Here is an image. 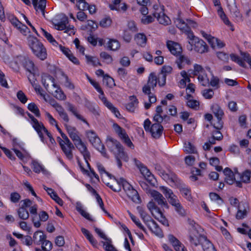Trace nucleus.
Instances as JSON below:
<instances>
[{
    "label": "nucleus",
    "mask_w": 251,
    "mask_h": 251,
    "mask_svg": "<svg viewBox=\"0 0 251 251\" xmlns=\"http://www.w3.org/2000/svg\"><path fill=\"white\" fill-rule=\"evenodd\" d=\"M106 146L110 151L114 153L119 168L122 166L121 160L128 161V157L124 151L123 146L118 141L111 137L108 138L106 141Z\"/></svg>",
    "instance_id": "f257e3e1"
},
{
    "label": "nucleus",
    "mask_w": 251,
    "mask_h": 251,
    "mask_svg": "<svg viewBox=\"0 0 251 251\" xmlns=\"http://www.w3.org/2000/svg\"><path fill=\"white\" fill-rule=\"evenodd\" d=\"M42 82L46 90L56 99L63 100L66 96L59 85L55 83L54 78L50 75H45L42 76Z\"/></svg>",
    "instance_id": "f03ea898"
},
{
    "label": "nucleus",
    "mask_w": 251,
    "mask_h": 251,
    "mask_svg": "<svg viewBox=\"0 0 251 251\" xmlns=\"http://www.w3.org/2000/svg\"><path fill=\"white\" fill-rule=\"evenodd\" d=\"M10 65L15 70L18 69L20 65L23 66L30 74L28 75L29 81L32 83V81L34 80V75L37 72V69L33 62L28 57L24 55L18 56L14 61L11 62Z\"/></svg>",
    "instance_id": "7ed1b4c3"
},
{
    "label": "nucleus",
    "mask_w": 251,
    "mask_h": 251,
    "mask_svg": "<svg viewBox=\"0 0 251 251\" xmlns=\"http://www.w3.org/2000/svg\"><path fill=\"white\" fill-rule=\"evenodd\" d=\"M27 41L29 47L36 56L42 60L46 59V49L37 38L29 35L27 38Z\"/></svg>",
    "instance_id": "20e7f679"
},
{
    "label": "nucleus",
    "mask_w": 251,
    "mask_h": 251,
    "mask_svg": "<svg viewBox=\"0 0 251 251\" xmlns=\"http://www.w3.org/2000/svg\"><path fill=\"white\" fill-rule=\"evenodd\" d=\"M167 47L172 54L176 56H178L176 62L179 69L183 68V63L190 64V61L188 58L181 54L182 48L179 44L172 41H168L167 42Z\"/></svg>",
    "instance_id": "39448f33"
},
{
    "label": "nucleus",
    "mask_w": 251,
    "mask_h": 251,
    "mask_svg": "<svg viewBox=\"0 0 251 251\" xmlns=\"http://www.w3.org/2000/svg\"><path fill=\"white\" fill-rule=\"evenodd\" d=\"M147 207L152 215L163 225L169 226L168 220L164 216L160 208L158 207L155 203L152 201H150L147 204Z\"/></svg>",
    "instance_id": "423d86ee"
},
{
    "label": "nucleus",
    "mask_w": 251,
    "mask_h": 251,
    "mask_svg": "<svg viewBox=\"0 0 251 251\" xmlns=\"http://www.w3.org/2000/svg\"><path fill=\"white\" fill-rule=\"evenodd\" d=\"M151 122L149 119H146L144 123V127L146 131H150L152 136L158 139L162 134L163 127L159 123H154L151 126Z\"/></svg>",
    "instance_id": "0eeeda50"
},
{
    "label": "nucleus",
    "mask_w": 251,
    "mask_h": 251,
    "mask_svg": "<svg viewBox=\"0 0 251 251\" xmlns=\"http://www.w3.org/2000/svg\"><path fill=\"white\" fill-rule=\"evenodd\" d=\"M86 135L93 146L100 151L103 156L106 157L107 154L104 146L96 133L93 130H88L86 131Z\"/></svg>",
    "instance_id": "6e6552de"
},
{
    "label": "nucleus",
    "mask_w": 251,
    "mask_h": 251,
    "mask_svg": "<svg viewBox=\"0 0 251 251\" xmlns=\"http://www.w3.org/2000/svg\"><path fill=\"white\" fill-rule=\"evenodd\" d=\"M211 108L214 116L217 119V122L214 124L213 126L216 129H221L223 127L222 119L224 115V112L221 107L217 104H213Z\"/></svg>",
    "instance_id": "1a4fd4ad"
},
{
    "label": "nucleus",
    "mask_w": 251,
    "mask_h": 251,
    "mask_svg": "<svg viewBox=\"0 0 251 251\" xmlns=\"http://www.w3.org/2000/svg\"><path fill=\"white\" fill-rule=\"evenodd\" d=\"M158 78L154 73H151L149 77L148 81L142 88V91L144 94H150L151 90L153 91L156 86Z\"/></svg>",
    "instance_id": "9d476101"
},
{
    "label": "nucleus",
    "mask_w": 251,
    "mask_h": 251,
    "mask_svg": "<svg viewBox=\"0 0 251 251\" xmlns=\"http://www.w3.org/2000/svg\"><path fill=\"white\" fill-rule=\"evenodd\" d=\"M151 196L156 203L161 207L168 208L169 206L165 198L159 192L156 190H151L150 192Z\"/></svg>",
    "instance_id": "9b49d317"
},
{
    "label": "nucleus",
    "mask_w": 251,
    "mask_h": 251,
    "mask_svg": "<svg viewBox=\"0 0 251 251\" xmlns=\"http://www.w3.org/2000/svg\"><path fill=\"white\" fill-rule=\"evenodd\" d=\"M177 22L178 23H177V27L183 32L185 33L187 35L188 38L192 41V43L190 41L189 42V44H190L191 46L192 47L193 42L196 41V39L199 38L194 35L193 33L191 31L190 28H188L183 22L179 20L177 21Z\"/></svg>",
    "instance_id": "f8f14e48"
},
{
    "label": "nucleus",
    "mask_w": 251,
    "mask_h": 251,
    "mask_svg": "<svg viewBox=\"0 0 251 251\" xmlns=\"http://www.w3.org/2000/svg\"><path fill=\"white\" fill-rule=\"evenodd\" d=\"M74 144L76 148L83 155L87 163L89 165L87 160L90 157V154L87 150V147L83 143L81 139L80 138L78 141L74 142Z\"/></svg>",
    "instance_id": "ddd939ff"
},
{
    "label": "nucleus",
    "mask_w": 251,
    "mask_h": 251,
    "mask_svg": "<svg viewBox=\"0 0 251 251\" xmlns=\"http://www.w3.org/2000/svg\"><path fill=\"white\" fill-rule=\"evenodd\" d=\"M146 225L150 230L156 236L159 238H162L163 237L164 235L162 230L153 219Z\"/></svg>",
    "instance_id": "4468645a"
},
{
    "label": "nucleus",
    "mask_w": 251,
    "mask_h": 251,
    "mask_svg": "<svg viewBox=\"0 0 251 251\" xmlns=\"http://www.w3.org/2000/svg\"><path fill=\"white\" fill-rule=\"evenodd\" d=\"M208 47L206 43L202 40L196 39L194 42V50L200 53H203L208 51Z\"/></svg>",
    "instance_id": "2eb2a0df"
},
{
    "label": "nucleus",
    "mask_w": 251,
    "mask_h": 251,
    "mask_svg": "<svg viewBox=\"0 0 251 251\" xmlns=\"http://www.w3.org/2000/svg\"><path fill=\"white\" fill-rule=\"evenodd\" d=\"M229 9L232 17L237 22H241L243 21L242 15L239 11L235 2L228 5Z\"/></svg>",
    "instance_id": "dca6fc26"
},
{
    "label": "nucleus",
    "mask_w": 251,
    "mask_h": 251,
    "mask_svg": "<svg viewBox=\"0 0 251 251\" xmlns=\"http://www.w3.org/2000/svg\"><path fill=\"white\" fill-rule=\"evenodd\" d=\"M169 203L175 207L176 211L179 215L184 216L186 215V212L177 197L173 199L172 201H169Z\"/></svg>",
    "instance_id": "f3484780"
},
{
    "label": "nucleus",
    "mask_w": 251,
    "mask_h": 251,
    "mask_svg": "<svg viewBox=\"0 0 251 251\" xmlns=\"http://www.w3.org/2000/svg\"><path fill=\"white\" fill-rule=\"evenodd\" d=\"M100 99H101L105 106H106L112 113H113L116 117L120 118L121 116L120 112L110 101L107 100L106 98L104 96L103 92V94H100Z\"/></svg>",
    "instance_id": "a211bd4d"
},
{
    "label": "nucleus",
    "mask_w": 251,
    "mask_h": 251,
    "mask_svg": "<svg viewBox=\"0 0 251 251\" xmlns=\"http://www.w3.org/2000/svg\"><path fill=\"white\" fill-rule=\"evenodd\" d=\"M32 126L33 128L35 130V131L38 133L39 137L40 138L42 142H44V137L43 135V132L46 133L47 132V129L45 127L43 124L41 122H39L37 121L34 124H32Z\"/></svg>",
    "instance_id": "6ab92c4d"
},
{
    "label": "nucleus",
    "mask_w": 251,
    "mask_h": 251,
    "mask_svg": "<svg viewBox=\"0 0 251 251\" xmlns=\"http://www.w3.org/2000/svg\"><path fill=\"white\" fill-rule=\"evenodd\" d=\"M61 148L64 153L69 159H73V154L72 150L75 149V146L72 142L63 145L61 147Z\"/></svg>",
    "instance_id": "aec40b11"
},
{
    "label": "nucleus",
    "mask_w": 251,
    "mask_h": 251,
    "mask_svg": "<svg viewBox=\"0 0 251 251\" xmlns=\"http://www.w3.org/2000/svg\"><path fill=\"white\" fill-rule=\"evenodd\" d=\"M153 16L157 18V21L160 24L167 25L171 24V21L170 18L163 12L153 13Z\"/></svg>",
    "instance_id": "412c9836"
},
{
    "label": "nucleus",
    "mask_w": 251,
    "mask_h": 251,
    "mask_svg": "<svg viewBox=\"0 0 251 251\" xmlns=\"http://www.w3.org/2000/svg\"><path fill=\"white\" fill-rule=\"evenodd\" d=\"M44 190L48 193V195L53 199L59 205H63V201L61 199H60L56 193L51 188H48L45 185H43Z\"/></svg>",
    "instance_id": "4be33fe9"
},
{
    "label": "nucleus",
    "mask_w": 251,
    "mask_h": 251,
    "mask_svg": "<svg viewBox=\"0 0 251 251\" xmlns=\"http://www.w3.org/2000/svg\"><path fill=\"white\" fill-rule=\"evenodd\" d=\"M223 173L226 176L225 178L226 182L229 185L232 184L235 182V176L232 171L227 167L224 169Z\"/></svg>",
    "instance_id": "5701e85b"
},
{
    "label": "nucleus",
    "mask_w": 251,
    "mask_h": 251,
    "mask_svg": "<svg viewBox=\"0 0 251 251\" xmlns=\"http://www.w3.org/2000/svg\"><path fill=\"white\" fill-rule=\"evenodd\" d=\"M32 4L34 9L36 11L40 10L43 16H45V9L46 6V0H40L38 2V0H32Z\"/></svg>",
    "instance_id": "b1692460"
},
{
    "label": "nucleus",
    "mask_w": 251,
    "mask_h": 251,
    "mask_svg": "<svg viewBox=\"0 0 251 251\" xmlns=\"http://www.w3.org/2000/svg\"><path fill=\"white\" fill-rule=\"evenodd\" d=\"M65 126L70 137L74 143L80 138L78 135V131L75 127L67 125H65Z\"/></svg>",
    "instance_id": "393cba45"
},
{
    "label": "nucleus",
    "mask_w": 251,
    "mask_h": 251,
    "mask_svg": "<svg viewBox=\"0 0 251 251\" xmlns=\"http://www.w3.org/2000/svg\"><path fill=\"white\" fill-rule=\"evenodd\" d=\"M66 104L67 106L68 110L74 114V115L76 117L77 119L82 121L84 123L86 124L88 126L89 125L88 123L86 121V120L84 119L82 116H81L77 113L76 108L72 104L69 102H67L66 103Z\"/></svg>",
    "instance_id": "a878e982"
},
{
    "label": "nucleus",
    "mask_w": 251,
    "mask_h": 251,
    "mask_svg": "<svg viewBox=\"0 0 251 251\" xmlns=\"http://www.w3.org/2000/svg\"><path fill=\"white\" fill-rule=\"evenodd\" d=\"M127 196L135 203H139L141 202L140 196L137 190L133 187L126 193Z\"/></svg>",
    "instance_id": "bb28decb"
},
{
    "label": "nucleus",
    "mask_w": 251,
    "mask_h": 251,
    "mask_svg": "<svg viewBox=\"0 0 251 251\" xmlns=\"http://www.w3.org/2000/svg\"><path fill=\"white\" fill-rule=\"evenodd\" d=\"M129 99L131 101L126 105V109L128 111L134 112L138 103V100L135 96H130Z\"/></svg>",
    "instance_id": "cd10ccee"
},
{
    "label": "nucleus",
    "mask_w": 251,
    "mask_h": 251,
    "mask_svg": "<svg viewBox=\"0 0 251 251\" xmlns=\"http://www.w3.org/2000/svg\"><path fill=\"white\" fill-rule=\"evenodd\" d=\"M137 210L140 214V216L145 224L149 223L152 220L151 217L146 212L143 207L140 206L137 207Z\"/></svg>",
    "instance_id": "c85d7f7f"
},
{
    "label": "nucleus",
    "mask_w": 251,
    "mask_h": 251,
    "mask_svg": "<svg viewBox=\"0 0 251 251\" xmlns=\"http://www.w3.org/2000/svg\"><path fill=\"white\" fill-rule=\"evenodd\" d=\"M135 40L137 45L142 47H144L147 43V38L143 33H138L135 35Z\"/></svg>",
    "instance_id": "c756f323"
},
{
    "label": "nucleus",
    "mask_w": 251,
    "mask_h": 251,
    "mask_svg": "<svg viewBox=\"0 0 251 251\" xmlns=\"http://www.w3.org/2000/svg\"><path fill=\"white\" fill-rule=\"evenodd\" d=\"M160 189L164 194L168 201H172L173 199L176 198V196L173 193L172 190L165 186H160Z\"/></svg>",
    "instance_id": "7c9ffc66"
},
{
    "label": "nucleus",
    "mask_w": 251,
    "mask_h": 251,
    "mask_svg": "<svg viewBox=\"0 0 251 251\" xmlns=\"http://www.w3.org/2000/svg\"><path fill=\"white\" fill-rule=\"evenodd\" d=\"M160 189L164 194L168 201H172L173 199L176 198V196L173 193L172 190L165 186H160Z\"/></svg>",
    "instance_id": "2f4dec72"
},
{
    "label": "nucleus",
    "mask_w": 251,
    "mask_h": 251,
    "mask_svg": "<svg viewBox=\"0 0 251 251\" xmlns=\"http://www.w3.org/2000/svg\"><path fill=\"white\" fill-rule=\"evenodd\" d=\"M168 238L169 241L172 244L175 250L176 251H179V249L182 248L183 245L179 240L172 234L169 235Z\"/></svg>",
    "instance_id": "473e14b6"
},
{
    "label": "nucleus",
    "mask_w": 251,
    "mask_h": 251,
    "mask_svg": "<svg viewBox=\"0 0 251 251\" xmlns=\"http://www.w3.org/2000/svg\"><path fill=\"white\" fill-rule=\"evenodd\" d=\"M113 127L116 133L118 135L119 138L123 140L124 138H126L128 135L126 132V130L120 127L118 124H114Z\"/></svg>",
    "instance_id": "72a5a7b5"
},
{
    "label": "nucleus",
    "mask_w": 251,
    "mask_h": 251,
    "mask_svg": "<svg viewBox=\"0 0 251 251\" xmlns=\"http://www.w3.org/2000/svg\"><path fill=\"white\" fill-rule=\"evenodd\" d=\"M76 210L84 218L90 221L93 220L91 218L90 214L83 209L82 206L80 202H77L76 204Z\"/></svg>",
    "instance_id": "f704fd0d"
},
{
    "label": "nucleus",
    "mask_w": 251,
    "mask_h": 251,
    "mask_svg": "<svg viewBox=\"0 0 251 251\" xmlns=\"http://www.w3.org/2000/svg\"><path fill=\"white\" fill-rule=\"evenodd\" d=\"M46 235L41 231H36L33 236L34 242H39L41 243L46 239Z\"/></svg>",
    "instance_id": "c9c22d12"
},
{
    "label": "nucleus",
    "mask_w": 251,
    "mask_h": 251,
    "mask_svg": "<svg viewBox=\"0 0 251 251\" xmlns=\"http://www.w3.org/2000/svg\"><path fill=\"white\" fill-rule=\"evenodd\" d=\"M251 171L246 170L240 175V179L242 182L249 183L251 181Z\"/></svg>",
    "instance_id": "e433bc0d"
},
{
    "label": "nucleus",
    "mask_w": 251,
    "mask_h": 251,
    "mask_svg": "<svg viewBox=\"0 0 251 251\" xmlns=\"http://www.w3.org/2000/svg\"><path fill=\"white\" fill-rule=\"evenodd\" d=\"M139 170L141 174L148 181H152V178H153V176L146 166L143 165Z\"/></svg>",
    "instance_id": "4c0bfd02"
},
{
    "label": "nucleus",
    "mask_w": 251,
    "mask_h": 251,
    "mask_svg": "<svg viewBox=\"0 0 251 251\" xmlns=\"http://www.w3.org/2000/svg\"><path fill=\"white\" fill-rule=\"evenodd\" d=\"M81 231L93 246H96L97 245V241L95 240L93 236L87 229L84 228H82Z\"/></svg>",
    "instance_id": "58836bf2"
},
{
    "label": "nucleus",
    "mask_w": 251,
    "mask_h": 251,
    "mask_svg": "<svg viewBox=\"0 0 251 251\" xmlns=\"http://www.w3.org/2000/svg\"><path fill=\"white\" fill-rule=\"evenodd\" d=\"M199 82L203 86H207L209 85V79L207 77L205 72L202 74H200L198 76Z\"/></svg>",
    "instance_id": "ea45409f"
},
{
    "label": "nucleus",
    "mask_w": 251,
    "mask_h": 251,
    "mask_svg": "<svg viewBox=\"0 0 251 251\" xmlns=\"http://www.w3.org/2000/svg\"><path fill=\"white\" fill-rule=\"evenodd\" d=\"M103 83L105 84L107 87L110 88H112L115 86L114 79L108 75H104L103 78Z\"/></svg>",
    "instance_id": "a19ab883"
},
{
    "label": "nucleus",
    "mask_w": 251,
    "mask_h": 251,
    "mask_svg": "<svg viewBox=\"0 0 251 251\" xmlns=\"http://www.w3.org/2000/svg\"><path fill=\"white\" fill-rule=\"evenodd\" d=\"M17 213L19 218L22 220H26L29 218V213L26 208L20 207Z\"/></svg>",
    "instance_id": "79ce46f5"
},
{
    "label": "nucleus",
    "mask_w": 251,
    "mask_h": 251,
    "mask_svg": "<svg viewBox=\"0 0 251 251\" xmlns=\"http://www.w3.org/2000/svg\"><path fill=\"white\" fill-rule=\"evenodd\" d=\"M218 14L220 17L221 19L224 22V23L228 25H230L231 23L229 22L228 19L226 15L225 12H224L222 7L219 6L218 9Z\"/></svg>",
    "instance_id": "37998d69"
},
{
    "label": "nucleus",
    "mask_w": 251,
    "mask_h": 251,
    "mask_svg": "<svg viewBox=\"0 0 251 251\" xmlns=\"http://www.w3.org/2000/svg\"><path fill=\"white\" fill-rule=\"evenodd\" d=\"M184 151L188 153H196L197 150L195 146L189 142L184 143Z\"/></svg>",
    "instance_id": "c03bdc74"
},
{
    "label": "nucleus",
    "mask_w": 251,
    "mask_h": 251,
    "mask_svg": "<svg viewBox=\"0 0 251 251\" xmlns=\"http://www.w3.org/2000/svg\"><path fill=\"white\" fill-rule=\"evenodd\" d=\"M120 47V43L118 41L114 39H110L108 42V49L112 50H118Z\"/></svg>",
    "instance_id": "a18cd8bd"
},
{
    "label": "nucleus",
    "mask_w": 251,
    "mask_h": 251,
    "mask_svg": "<svg viewBox=\"0 0 251 251\" xmlns=\"http://www.w3.org/2000/svg\"><path fill=\"white\" fill-rule=\"evenodd\" d=\"M116 181V183L113 185H110L109 183L107 184V185L109 186L112 190L115 192H119L121 190L122 183L121 182V178L119 180L116 179L115 177L114 179Z\"/></svg>",
    "instance_id": "49530a36"
},
{
    "label": "nucleus",
    "mask_w": 251,
    "mask_h": 251,
    "mask_svg": "<svg viewBox=\"0 0 251 251\" xmlns=\"http://www.w3.org/2000/svg\"><path fill=\"white\" fill-rule=\"evenodd\" d=\"M27 108L28 110L34 113L37 117H39L40 116L39 109L35 103L31 102L29 103Z\"/></svg>",
    "instance_id": "de8ad7c7"
},
{
    "label": "nucleus",
    "mask_w": 251,
    "mask_h": 251,
    "mask_svg": "<svg viewBox=\"0 0 251 251\" xmlns=\"http://www.w3.org/2000/svg\"><path fill=\"white\" fill-rule=\"evenodd\" d=\"M41 30L44 36L50 43H51L54 46H56L57 44V42L55 41V40L53 38L52 36L50 33H48L42 28H41Z\"/></svg>",
    "instance_id": "09e8293b"
},
{
    "label": "nucleus",
    "mask_w": 251,
    "mask_h": 251,
    "mask_svg": "<svg viewBox=\"0 0 251 251\" xmlns=\"http://www.w3.org/2000/svg\"><path fill=\"white\" fill-rule=\"evenodd\" d=\"M33 171L36 173H40L41 172L44 173L46 171L45 169L38 162L34 161L32 163Z\"/></svg>",
    "instance_id": "8fccbe9b"
},
{
    "label": "nucleus",
    "mask_w": 251,
    "mask_h": 251,
    "mask_svg": "<svg viewBox=\"0 0 251 251\" xmlns=\"http://www.w3.org/2000/svg\"><path fill=\"white\" fill-rule=\"evenodd\" d=\"M111 24L112 20L109 17H106L100 22V25L103 28L109 27Z\"/></svg>",
    "instance_id": "3c124183"
},
{
    "label": "nucleus",
    "mask_w": 251,
    "mask_h": 251,
    "mask_svg": "<svg viewBox=\"0 0 251 251\" xmlns=\"http://www.w3.org/2000/svg\"><path fill=\"white\" fill-rule=\"evenodd\" d=\"M179 20L181 21L182 22H183L184 23V24L185 25H186V26L188 28H190V26H192L193 27L197 26V23L195 21H194L192 20H190V19H187L186 22H185L184 21H183L182 19H180V18H177L176 20V21H175L176 26H177V23H178L177 21H178Z\"/></svg>",
    "instance_id": "603ef678"
},
{
    "label": "nucleus",
    "mask_w": 251,
    "mask_h": 251,
    "mask_svg": "<svg viewBox=\"0 0 251 251\" xmlns=\"http://www.w3.org/2000/svg\"><path fill=\"white\" fill-rule=\"evenodd\" d=\"M106 241L107 242H102L105 251H118L115 247L111 245V240L110 239H108V240Z\"/></svg>",
    "instance_id": "864d4df0"
},
{
    "label": "nucleus",
    "mask_w": 251,
    "mask_h": 251,
    "mask_svg": "<svg viewBox=\"0 0 251 251\" xmlns=\"http://www.w3.org/2000/svg\"><path fill=\"white\" fill-rule=\"evenodd\" d=\"M231 59L236 63H237L240 66L246 68L247 65L237 55H236L234 54H230Z\"/></svg>",
    "instance_id": "5fc2aeb1"
},
{
    "label": "nucleus",
    "mask_w": 251,
    "mask_h": 251,
    "mask_svg": "<svg viewBox=\"0 0 251 251\" xmlns=\"http://www.w3.org/2000/svg\"><path fill=\"white\" fill-rule=\"evenodd\" d=\"M179 190L182 194V195L187 200L190 201L192 199V197L190 194V190L184 187H182L179 189Z\"/></svg>",
    "instance_id": "6e6d98bb"
},
{
    "label": "nucleus",
    "mask_w": 251,
    "mask_h": 251,
    "mask_svg": "<svg viewBox=\"0 0 251 251\" xmlns=\"http://www.w3.org/2000/svg\"><path fill=\"white\" fill-rule=\"evenodd\" d=\"M187 105L189 107L197 110L199 108L200 103L196 100H189L187 102Z\"/></svg>",
    "instance_id": "4d7b16f0"
},
{
    "label": "nucleus",
    "mask_w": 251,
    "mask_h": 251,
    "mask_svg": "<svg viewBox=\"0 0 251 251\" xmlns=\"http://www.w3.org/2000/svg\"><path fill=\"white\" fill-rule=\"evenodd\" d=\"M205 72V71L203 67L200 65H198L197 64H195L194 66V70L193 74L194 75H198L200 74H202L203 73Z\"/></svg>",
    "instance_id": "13d9d810"
},
{
    "label": "nucleus",
    "mask_w": 251,
    "mask_h": 251,
    "mask_svg": "<svg viewBox=\"0 0 251 251\" xmlns=\"http://www.w3.org/2000/svg\"><path fill=\"white\" fill-rule=\"evenodd\" d=\"M42 248L45 251H50L52 248V244L51 242L46 239L42 243Z\"/></svg>",
    "instance_id": "bf43d9fd"
},
{
    "label": "nucleus",
    "mask_w": 251,
    "mask_h": 251,
    "mask_svg": "<svg viewBox=\"0 0 251 251\" xmlns=\"http://www.w3.org/2000/svg\"><path fill=\"white\" fill-rule=\"evenodd\" d=\"M98 170L101 174L103 173L105 174L110 179H115V176L111 174H109L108 172H106L104 168V167L100 163H97V164Z\"/></svg>",
    "instance_id": "052dcab7"
},
{
    "label": "nucleus",
    "mask_w": 251,
    "mask_h": 251,
    "mask_svg": "<svg viewBox=\"0 0 251 251\" xmlns=\"http://www.w3.org/2000/svg\"><path fill=\"white\" fill-rule=\"evenodd\" d=\"M85 57L87 62L88 63H91L93 66H97V65H100V63L99 62L97 58L87 55H85Z\"/></svg>",
    "instance_id": "680f3d73"
},
{
    "label": "nucleus",
    "mask_w": 251,
    "mask_h": 251,
    "mask_svg": "<svg viewBox=\"0 0 251 251\" xmlns=\"http://www.w3.org/2000/svg\"><path fill=\"white\" fill-rule=\"evenodd\" d=\"M100 56L103 58L107 64H111L113 61L112 56L105 51L101 52Z\"/></svg>",
    "instance_id": "e2e57ef3"
},
{
    "label": "nucleus",
    "mask_w": 251,
    "mask_h": 251,
    "mask_svg": "<svg viewBox=\"0 0 251 251\" xmlns=\"http://www.w3.org/2000/svg\"><path fill=\"white\" fill-rule=\"evenodd\" d=\"M238 210L237 212L236 218V219L240 220L244 218L247 214V211L246 209H244L243 210H241L239 205H238Z\"/></svg>",
    "instance_id": "0e129e2a"
},
{
    "label": "nucleus",
    "mask_w": 251,
    "mask_h": 251,
    "mask_svg": "<svg viewBox=\"0 0 251 251\" xmlns=\"http://www.w3.org/2000/svg\"><path fill=\"white\" fill-rule=\"evenodd\" d=\"M17 97L18 100L22 103H25L27 100V98L24 92L20 90L17 93Z\"/></svg>",
    "instance_id": "69168bd1"
},
{
    "label": "nucleus",
    "mask_w": 251,
    "mask_h": 251,
    "mask_svg": "<svg viewBox=\"0 0 251 251\" xmlns=\"http://www.w3.org/2000/svg\"><path fill=\"white\" fill-rule=\"evenodd\" d=\"M202 96L206 99H211L213 95L214 92L211 89H204L202 92Z\"/></svg>",
    "instance_id": "338daca9"
},
{
    "label": "nucleus",
    "mask_w": 251,
    "mask_h": 251,
    "mask_svg": "<svg viewBox=\"0 0 251 251\" xmlns=\"http://www.w3.org/2000/svg\"><path fill=\"white\" fill-rule=\"evenodd\" d=\"M21 198V195L17 192H13L10 194V200L13 203L18 202Z\"/></svg>",
    "instance_id": "774afa93"
}]
</instances>
